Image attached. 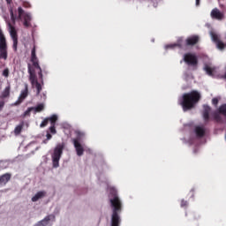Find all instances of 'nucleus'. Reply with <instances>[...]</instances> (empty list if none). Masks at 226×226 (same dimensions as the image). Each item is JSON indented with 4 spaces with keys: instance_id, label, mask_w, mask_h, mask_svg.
Segmentation results:
<instances>
[{
    "instance_id": "7c9ffc66",
    "label": "nucleus",
    "mask_w": 226,
    "mask_h": 226,
    "mask_svg": "<svg viewBox=\"0 0 226 226\" xmlns=\"http://www.w3.org/2000/svg\"><path fill=\"white\" fill-rule=\"evenodd\" d=\"M47 124H49V119H48V117L45 118V119L41 123L40 127H41V128H45V126H47Z\"/></svg>"
},
{
    "instance_id": "ea45409f",
    "label": "nucleus",
    "mask_w": 226,
    "mask_h": 226,
    "mask_svg": "<svg viewBox=\"0 0 226 226\" xmlns=\"http://www.w3.org/2000/svg\"><path fill=\"white\" fill-rule=\"evenodd\" d=\"M46 137H47V140H50V139H52V134L47 133Z\"/></svg>"
},
{
    "instance_id": "c85d7f7f",
    "label": "nucleus",
    "mask_w": 226,
    "mask_h": 226,
    "mask_svg": "<svg viewBox=\"0 0 226 226\" xmlns=\"http://www.w3.org/2000/svg\"><path fill=\"white\" fill-rule=\"evenodd\" d=\"M19 19H22L26 13H24V9L22 7L18 8Z\"/></svg>"
},
{
    "instance_id": "2eb2a0df",
    "label": "nucleus",
    "mask_w": 226,
    "mask_h": 226,
    "mask_svg": "<svg viewBox=\"0 0 226 226\" xmlns=\"http://www.w3.org/2000/svg\"><path fill=\"white\" fill-rule=\"evenodd\" d=\"M50 220L55 221L56 220V216H54V215H48L43 220H41V222H37L36 226H47L49 223Z\"/></svg>"
},
{
    "instance_id": "f3484780",
    "label": "nucleus",
    "mask_w": 226,
    "mask_h": 226,
    "mask_svg": "<svg viewBox=\"0 0 226 226\" xmlns=\"http://www.w3.org/2000/svg\"><path fill=\"white\" fill-rule=\"evenodd\" d=\"M46 195H47V192L40 191L32 198V202H38L40 199H43V197H45Z\"/></svg>"
},
{
    "instance_id": "c756f323",
    "label": "nucleus",
    "mask_w": 226,
    "mask_h": 226,
    "mask_svg": "<svg viewBox=\"0 0 226 226\" xmlns=\"http://www.w3.org/2000/svg\"><path fill=\"white\" fill-rule=\"evenodd\" d=\"M2 75H3V77H5L6 79H8V77H10V69L5 68V69L3 71Z\"/></svg>"
},
{
    "instance_id": "a19ab883",
    "label": "nucleus",
    "mask_w": 226,
    "mask_h": 226,
    "mask_svg": "<svg viewBox=\"0 0 226 226\" xmlns=\"http://www.w3.org/2000/svg\"><path fill=\"white\" fill-rule=\"evenodd\" d=\"M196 6H200V0H196Z\"/></svg>"
},
{
    "instance_id": "c03bdc74",
    "label": "nucleus",
    "mask_w": 226,
    "mask_h": 226,
    "mask_svg": "<svg viewBox=\"0 0 226 226\" xmlns=\"http://www.w3.org/2000/svg\"><path fill=\"white\" fill-rule=\"evenodd\" d=\"M220 8H223V5L221 4V5H220Z\"/></svg>"
},
{
    "instance_id": "393cba45",
    "label": "nucleus",
    "mask_w": 226,
    "mask_h": 226,
    "mask_svg": "<svg viewBox=\"0 0 226 226\" xmlns=\"http://www.w3.org/2000/svg\"><path fill=\"white\" fill-rule=\"evenodd\" d=\"M176 47H178V49H183V45L180 44V42L174 43V44H169L166 46V49H176Z\"/></svg>"
},
{
    "instance_id": "cd10ccee",
    "label": "nucleus",
    "mask_w": 226,
    "mask_h": 226,
    "mask_svg": "<svg viewBox=\"0 0 226 226\" xmlns=\"http://www.w3.org/2000/svg\"><path fill=\"white\" fill-rule=\"evenodd\" d=\"M33 107L28 108L22 115V117H29L31 116V112H33Z\"/></svg>"
},
{
    "instance_id": "f03ea898",
    "label": "nucleus",
    "mask_w": 226,
    "mask_h": 226,
    "mask_svg": "<svg viewBox=\"0 0 226 226\" xmlns=\"http://www.w3.org/2000/svg\"><path fill=\"white\" fill-rule=\"evenodd\" d=\"M200 93L197 90H192L190 93L184 94L182 96V102H180L183 110L186 112V110H192V109H194L197 103L200 102Z\"/></svg>"
},
{
    "instance_id": "f257e3e1",
    "label": "nucleus",
    "mask_w": 226,
    "mask_h": 226,
    "mask_svg": "<svg viewBox=\"0 0 226 226\" xmlns=\"http://www.w3.org/2000/svg\"><path fill=\"white\" fill-rule=\"evenodd\" d=\"M110 194L113 197L109 200L111 207L113 208V213L111 215V226H119L121 224V217L119 216V213H121V210L123 209V204L121 203V200H119V196H117V192H116V190H112Z\"/></svg>"
},
{
    "instance_id": "423d86ee",
    "label": "nucleus",
    "mask_w": 226,
    "mask_h": 226,
    "mask_svg": "<svg viewBox=\"0 0 226 226\" xmlns=\"http://www.w3.org/2000/svg\"><path fill=\"white\" fill-rule=\"evenodd\" d=\"M0 59L6 61L8 59V44L6 37L0 38Z\"/></svg>"
},
{
    "instance_id": "e433bc0d",
    "label": "nucleus",
    "mask_w": 226,
    "mask_h": 226,
    "mask_svg": "<svg viewBox=\"0 0 226 226\" xmlns=\"http://www.w3.org/2000/svg\"><path fill=\"white\" fill-rule=\"evenodd\" d=\"M4 104H5L4 101H0V112L1 110H3V109H4Z\"/></svg>"
},
{
    "instance_id": "dca6fc26",
    "label": "nucleus",
    "mask_w": 226,
    "mask_h": 226,
    "mask_svg": "<svg viewBox=\"0 0 226 226\" xmlns=\"http://www.w3.org/2000/svg\"><path fill=\"white\" fill-rule=\"evenodd\" d=\"M11 91V86L8 85L0 94V100H4V98H10Z\"/></svg>"
},
{
    "instance_id": "20e7f679",
    "label": "nucleus",
    "mask_w": 226,
    "mask_h": 226,
    "mask_svg": "<svg viewBox=\"0 0 226 226\" xmlns=\"http://www.w3.org/2000/svg\"><path fill=\"white\" fill-rule=\"evenodd\" d=\"M184 61L188 66H192L193 70H197L199 66V58L193 53H186L184 55Z\"/></svg>"
},
{
    "instance_id": "4be33fe9",
    "label": "nucleus",
    "mask_w": 226,
    "mask_h": 226,
    "mask_svg": "<svg viewBox=\"0 0 226 226\" xmlns=\"http://www.w3.org/2000/svg\"><path fill=\"white\" fill-rule=\"evenodd\" d=\"M204 70L207 75H209L210 77H213V72H215V69H213L209 65H205Z\"/></svg>"
},
{
    "instance_id": "9b49d317",
    "label": "nucleus",
    "mask_w": 226,
    "mask_h": 226,
    "mask_svg": "<svg viewBox=\"0 0 226 226\" xmlns=\"http://www.w3.org/2000/svg\"><path fill=\"white\" fill-rule=\"evenodd\" d=\"M73 144L78 156H82V154H84V147H82L80 141H79V139H74Z\"/></svg>"
},
{
    "instance_id": "37998d69",
    "label": "nucleus",
    "mask_w": 226,
    "mask_h": 226,
    "mask_svg": "<svg viewBox=\"0 0 226 226\" xmlns=\"http://www.w3.org/2000/svg\"><path fill=\"white\" fill-rule=\"evenodd\" d=\"M191 192L193 193L195 192V190L192 189Z\"/></svg>"
},
{
    "instance_id": "f8f14e48",
    "label": "nucleus",
    "mask_w": 226,
    "mask_h": 226,
    "mask_svg": "<svg viewBox=\"0 0 226 226\" xmlns=\"http://www.w3.org/2000/svg\"><path fill=\"white\" fill-rule=\"evenodd\" d=\"M28 68V73H29V80L32 84V86H34V83L38 82V79L36 78V74L34 72V70L31 69V64H27Z\"/></svg>"
},
{
    "instance_id": "5701e85b",
    "label": "nucleus",
    "mask_w": 226,
    "mask_h": 226,
    "mask_svg": "<svg viewBox=\"0 0 226 226\" xmlns=\"http://www.w3.org/2000/svg\"><path fill=\"white\" fill-rule=\"evenodd\" d=\"M48 119L51 125H56V123L57 122V116L52 115L51 117H48Z\"/></svg>"
},
{
    "instance_id": "72a5a7b5",
    "label": "nucleus",
    "mask_w": 226,
    "mask_h": 226,
    "mask_svg": "<svg viewBox=\"0 0 226 226\" xmlns=\"http://www.w3.org/2000/svg\"><path fill=\"white\" fill-rule=\"evenodd\" d=\"M180 206L181 207H188V201L182 200Z\"/></svg>"
},
{
    "instance_id": "ddd939ff",
    "label": "nucleus",
    "mask_w": 226,
    "mask_h": 226,
    "mask_svg": "<svg viewBox=\"0 0 226 226\" xmlns=\"http://www.w3.org/2000/svg\"><path fill=\"white\" fill-rule=\"evenodd\" d=\"M210 113H211V107H209V105H207V104H204L202 115H203V119H204L205 123H208Z\"/></svg>"
},
{
    "instance_id": "a878e982",
    "label": "nucleus",
    "mask_w": 226,
    "mask_h": 226,
    "mask_svg": "<svg viewBox=\"0 0 226 226\" xmlns=\"http://www.w3.org/2000/svg\"><path fill=\"white\" fill-rule=\"evenodd\" d=\"M219 114H222V116L226 117V104H222L218 109Z\"/></svg>"
},
{
    "instance_id": "79ce46f5",
    "label": "nucleus",
    "mask_w": 226,
    "mask_h": 226,
    "mask_svg": "<svg viewBox=\"0 0 226 226\" xmlns=\"http://www.w3.org/2000/svg\"><path fill=\"white\" fill-rule=\"evenodd\" d=\"M5 1H6L7 4H11V3H12V0H5Z\"/></svg>"
},
{
    "instance_id": "4468645a",
    "label": "nucleus",
    "mask_w": 226,
    "mask_h": 226,
    "mask_svg": "<svg viewBox=\"0 0 226 226\" xmlns=\"http://www.w3.org/2000/svg\"><path fill=\"white\" fill-rule=\"evenodd\" d=\"M11 179V174L5 173L0 176V186H4Z\"/></svg>"
},
{
    "instance_id": "b1692460",
    "label": "nucleus",
    "mask_w": 226,
    "mask_h": 226,
    "mask_svg": "<svg viewBox=\"0 0 226 226\" xmlns=\"http://www.w3.org/2000/svg\"><path fill=\"white\" fill-rule=\"evenodd\" d=\"M34 86H35V89L37 90L36 95L39 96V94H40V93H41V89H42L41 84H40V82L36 81Z\"/></svg>"
},
{
    "instance_id": "7ed1b4c3",
    "label": "nucleus",
    "mask_w": 226,
    "mask_h": 226,
    "mask_svg": "<svg viewBox=\"0 0 226 226\" xmlns=\"http://www.w3.org/2000/svg\"><path fill=\"white\" fill-rule=\"evenodd\" d=\"M65 145L64 143H59L54 149V152L51 155L53 167L57 169L59 167V161L61 160V156H63V151L64 150Z\"/></svg>"
},
{
    "instance_id": "473e14b6",
    "label": "nucleus",
    "mask_w": 226,
    "mask_h": 226,
    "mask_svg": "<svg viewBox=\"0 0 226 226\" xmlns=\"http://www.w3.org/2000/svg\"><path fill=\"white\" fill-rule=\"evenodd\" d=\"M23 19L25 21H30L31 22V14L29 13H25L23 16Z\"/></svg>"
},
{
    "instance_id": "2f4dec72",
    "label": "nucleus",
    "mask_w": 226,
    "mask_h": 226,
    "mask_svg": "<svg viewBox=\"0 0 226 226\" xmlns=\"http://www.w3.org/2000/svg\"><path fill=\"white\" fill-rule=\"evenodd\" d=\"M10 15H11V21L15 23V20L17 18L15 17V14L13 13V9L10 10Z\"/></svg>"
},
{
    "instance_id": "4c0bfd02",
    "label": "nucleus",
    "mask_w": 226,
    "mask_h": 226,
    "mask_svg": "<svg viewBox=\"0 0 226 226\" xmlns=\"http://www.w3.org/2000/svg\"><path fill=\"white\" fill-rule=\"evenodd\" d=\"M212 103L213 105H218V99L217 98L212 99Z\"/></svg>"
},
{
    "instance_id": "1a4fd4ad",
    "label": "nucleus",
    "mask_w": 226,
    "mask_h": 226,
    "mask_svg": "<svg viewBox=\"0 0 226 226\" xmlns=\"http://www.w3.org/2000/svg\"><path fill=\"white\" fill-rule=\"evenodd\" d=\"M199 41H200V37L199 35H191L185 40L187 47H193V45H197Z\"/></svg>"
},
{
    "instance_id": "9d476101",
    "label": "nucleus",
    "mask_w": 226,
    "mask_h": 226,
    "mask_svg": "<svg viewBox=\"0 0 226 226\" xmlns=\"http://www.w3.org/2000/svg\"><path fill=\"white\" fill-rule=\"evenodd\" d=\"M28 94H29V87L27 86V84H25V89L21 91L19 99L18 102H15V105H19V103H22V100H26Z\"/></svg>"
},
{
    "instance_id": "f704fd0d",
    "label": "nucleus",
    "mask_w": 226,
    "mask_h": 226,
    "mask_svg": "<svg viewBox=\"0 0 226 226\" xmlns=\"http://www.w3.org/2000/svg\"><path fill=\"white\" fill-rule=\"evenodd\" d=\"M49 132H50V133H53V134L57 133V132L56 131V125H51L49 127Z\"/></svg>"
},
{
    "instance_id": "0eeeda50",
    "label": "nucleus",
    "mask_w": 226,
    "mask_h": 226,
    "mask_svg": "<svg viewBox=\"0 0 226 226\" xmlns=\"http://www.w3.org/2000/svg\"><path fill=\"white\" fill-rule=\"evenodd\" d=\"M9 26V32L13 41V49L17 52V47L19 45V34H17V29L13 26L11 23L8 24Z\"/></svg>"
},
{
    "instance_id": "39448f33",
    "label": "nucleus",
    "mask_w": 226,
    "mask_h": 226,
    "mask_svg": "<svg viewBox=\"0 0 226 226\" xmlns=\"http://www.w3.org/2000/svg\"><path fill=\"white\" fill-rule=\"evenodd\" d=\"M31 63L33 64V66L36 68V70H39V79L43 80V73H41V67L40 66L38 56H36V46H34L31 51Z\"/></svg>"
},
{
    "instance_id": "6e6552de",
    "label": "nucleus",
    "mask_w": 226,
    "mask_h": 226,
    "mask_svg": "<svg viewBox=\"0 0 226 226\" xmlns=\"http://www.w3.org/2000/svg\"><path fill=\"white\" fill-rule=\"evenodd\" d=\"M210 17L214 20L222 21L225 19V13L222 12L221 10L218 8H214L210 12Z\"/></svg>"
},
{
    "instance_id": "c9c22d12",
    "label": "nucleus",
    "mask_w": 226,
    "mask_h": 226,
    "mask_svg": "<svg viewBox=\"0 0 226 226\" xmlns=\"http://www.w3.org/2000/svg\"><path fill=\"white\" fill-rule=\"evenodd\" d=\"M23 26H25V27H31V21L24 20Z\"/></svg>"
},
{
    "instance_id": "a211bd4d",
    "label": "nucleus",
    "mask_w": 226,
    "mask_h": 226,
    "mask_svg": "<svg viewBox=\"0 0 226 226\" xmlns=\"http://www.w3.org/2000/svg\"><path fill=\"white\" fill-rule=\"evenodd\" d=\"M195 133H196V137L202 139V137H204V135H206V130H204V128H202L201 126H196Z\"/></svg>"
},
{
    "instance_id": "aec40b11",
    "label": "nucleus",
    "mask_w": 226,
    "mask_h": 226,
    "mask_svg": "<svg viewBox=\"0 0 226 226\" xmlns=\"http://www.w3.org/2000/svg\"><path fill=\"white\" fill-rule=\"evenodd\" d=\"M220 114H222L220 111L213 113L214 120H215L216 123H222V116Z\"/></svg>"
},
{
    "instance_id": "412c9836",
    "label": "nucleus",
    "mask_w": 226,
    "mask_h": 226,
    "mask_svg": "<svg viewBox=\"0 0 226 226\" xmlns=\"http://www.w3.org/2000/svg\"><path fill=\"white\" fill-rule=\"evenodd\" d=\"M23 129H24V124H20L19 125L15 127L14 134L15 135H20V133H22Z\"/></svg>"
},
{
    "instance_id": "6ab92c4d",
    "label": "nucleus",
    "mask_w": 226,
    "mask_h": 226,
    "mask_svg": "<svg viewBox=\"0 0 226 226\" xmlns=\"http://www.w3.org/2000/svg\"><path fill=\"white\" fill-rule=\"evenodd\" d=\"M33 110L34 111V114L38 112H43L45 110V103H39L36 105V107H32Z\"/></svg>"
},
{
    "instance_id": "58836bf2",
    "label": "nucleus",
    "mask_w": 226,
    "mask_h": 226,
    "mask_svg": "<svg viewBox=\"0 0 226 226\" xmlns=\"http://www.w3.org/2000/svg\"><path fill=\"white\" fill-rule=\"evenodd\" d=\"M0 38H5L4 34L3 33V30L1 29V26H0Z\"/></svg>"
},
{
    "instance_id": "bb28decb",
    "label": "nucleus",
    "mask_w": 226,
    "mask_h": 226,
    "mask_svg": "<svg viewBox=\"0 0 226 226\" xmlns=\"http://www.w3.org/2000/svg\"><path fill=\"white\" fill-rule=\"evenodd\" d=\"M210 36H211L213 41H215V43H217V41H221L220 37H218V34H216L215 32H211Z\"/></svg>"
}]
</instances>
